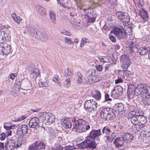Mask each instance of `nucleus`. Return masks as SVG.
Instances as JSON below:
<instances>
[{
  "instance_id": "obj_1",
  "label": "nucleus",
  "mask_w": 150,
  "mask_h": 150,
  "mask_svg": "<svg viewBox=\"0 0 150 150\" xmlns=\"http://www.w3.org/2000/svg\"><path fill=\"white\" fill-rule=\"evenodd\" d=\"M135 40L130 39L125 42V44L129 46V49L127 51L128 53L130 55H134L136 52L139 53L141 55V50L140 44L137 43L134 44Z\"/></svg>"
},
{
  "instance_id": "obj_2",
  "label": "nucleus",
  "mask_w": 150,
  "mask_h": 150,
  "mask_svg": "<svg viewBox=\"0 0 150 150\" xmlns=\"http://www.w3.org/2000/svg\"><path fill=\"white\" fill-rule=\"evenodd\" d=\"M100 116L103 120L108 121L111 120L115 117V110L108 108H103L100 113Z\"/></svg>"
},
{
  "instance_id": "obj_3",
  "label": "nucleus",
  "mask_w": 150,
  "mask_h": 150,
  "mask_svg": "<svg viewBox=\"0 0 150 150\" xmlns=\"http://www.w3.org/2000/svg\"><path fill=\"white\" fill-rule=\"evenodd\" d=\"M38 116L42 122H44L46 125H50L54 121V116L50 113L40 112L39 113Z\"/></svg>"
},
{
  "instance_id": "obj_4",
  "label": "nucleus",
  "mask_w": 150,
  "mask_h": 150,
  "mask_svg": "<svg viewBox=\"0 0 150 150\" xmlns=\"http://www.w3.org/2000/svg\"><path fill=\"white\" fill-rule=\"evenodd\" d=\"M97 144L95 140L87 137L85 141L77 144L78 146L81 149L89 148L93 149L96 147Z\"/></svg>"
},
{
  "instance_id": "obj_5",
  "label": "nucleus",
  "mask_w": 150,
  "mask_h": 150,
  "mask_svg": "<svg viewBox=\"0 0 150 150\" xmlns=\"http://www.w3.org/2000/svg\"><path fill=\"white\" fill-rule=\"evenodd\" d=\"M86 122L83 119H79L73 124L72 129L75 132L81 133L86 132L85 126Z\"/></svg>"
},
{
  "instance_id": "obj_6",
  "label": "nucleus",
  "mask_w": 150,
  "mask_h": 150,
  "mask_svg": "<svg viewBox=\"0 0 150 150\" xmlns=\"http://www.w3.org/2000/svg\"><path fill=\"white\" fill-rule=\"evenodd\" d=\"M150 96V87L145 84L141 85V100L144 105H146V101Z\"/></svg>"
},
{
  "instance_id": "obj_7",
  "label": "nucleus",
  "mask_w": 150,
  "mask_h": 150,
  "mask_svg": "<svg viewBox=\"0 0 150 150\" xmlns=\"http://www.w3.org/2000/svg\"><path fill=\"white\" fill-rule=\"evenodd\" d=\"M97 104L96 101L93 99L88 100L84 103L85 108L88 112H93L96 110Z\"/></svg>"
},
{
  "instance_id": "obj_8",
  "label": "nucleus",
  "mask_w": 150,
  "mask_h": 150,
  "mask_svg": "<svg viewBox=\"0 0 150 150\" xmlns=\"http://www.w3.org/2000/svg\"><path fill=\"white\" fill-rule=\"evenodd\" d=\"M113 33L119 40L125 39L127 36V32H125L123 28H115L110 32V33Z\"/></svg>"
},
{
  "instance_id": "obj_9",
  "label": "nucleus",
  "mask_w": 150,
  "mask_h": 150,
  "mask_svg": "<svg viewBox=\"0 0 150 150\" xmlns=\"http://www.w3.org/2000/svg\"><path fill=\"white\" fill-rule=\"evenodd\" d=\"M116 16L122 22L127 23L129 21V17L127 13L123 11L117 12L116 13Z\"/></svg>"
},
{
  "instance_id": "obj_10",
  "label": "nucleus",
  "mask_w": 150,
  "mask_h": 150,
  "mask_svg": "<svg viewBox=\"0 0 150 150\" xmlns=\"http://www.w3.org/2000/svg\"><path fill=\"white\" fill-rule=\"evenodd\" d=\"M45 145L44 142L38 141L29 146L28 149L30 150H37L45 149Z\"/></svg>"
},
{
  "instance_id": "obj_11",
  "label": "nucleus",
  "mask_w": 150,
  "mask_h": 150,
  "mask_svg": "<svg viewBox=\"0 0 150 150\" xmlns=\"http://www.w3.org/2000/svg\"><path fill=\"white\" fill-rule=\"evenodd\" d=\"M123 91V88L121 86H115L112 91L111 96L112 98L117 99L121 96Z\"/></svg>"
},
{
  "instance_id": "obj_12",
  "label": "nucleus",
  "mask_w": 150,
  "mask_h": 150,
  "mask_svg": "<svg viewBox=\"0 0 150 150\" xmlns=\"http://www.w3.org/2000/svg\"><path fill=\"white\" fill-rule=\"evenodd\" d=\"M148 130L147 127H141V134H143L142 136L141 139L143 140V142L144 143H148L150 141V132H148L147 131Z\"/></svg>"
},
{
  "instance_id": "obj_13",
  "label": "nucleus",
  "mask_w": 150,
  "mask_h": 150,
  "mask_svg": "<svg viewBox=\"0 0 150 150\" xmlns=\"http://www.w3.org/2000/svg\"><path fill=\"white\" fill-rule=\"evenodd\" d=\"M120 61L123 63L122 67L124 69H127L130 65L131 62L130 59L126 55H122L121 56Z\"/></svg>"
},
{
  "instance_id": "obj_14",
  "label": "nucleus",
  "mask_w": 150,
  "mask_h": 150,
  "mask_svg": "<svg viewBox=\"0 0 150 150\" xmlns=\"http://www.w3.org/2000/svg\"><path fill=\"white\" fill-rule=\"evenodd\" d=\"M40 120L39 117H34L32 118L29 122V125L30 127L37 128L40 126Z\"/></svg>"
},
{
  "instance_id": "obj_15",
  "label": "nucleus",
  "mask_w": 150,
  "mask_h": 150,
  "mask_svg": "<svg viewBox=\"0 0 150 150\" xmlns=\"http://www.w3.org/2000/svg\"><path fill=\"white\" fill-rule=\"evenodd\" d=\"M28 127L26 125H22L18 128L17 131V134L19 136L25 135L27 133Z\"/></svg>"
},
{
  "instance_id": "obj_16",
  "label": "nucleus",
  "mask_w": 150,
  "mask_h": 150,
  "mask_svg": "<svg viewBox=\"0 0 150 150\" xmlns=\"http://www.w3.org/2000/svg\"><path fill=\"white\" fill-rule=\"evenodd\" d=\"M11 51V46L9 45L5 44L3 46L0 47V52L3 55H7Z\"/></svg>"
},
{
  "instance_id": "obj_17",
  "label": "nucleus",
  "mask_w": 150,
  "mask_h": 150,
  "mask_svg": "<svg viewBox=\"0 0 150 150\" xmlns=\"http://www.w3.org/2000/svg\"><path fill=\"white\" fill-rule=\"evenodd\" d=\"M127 96L129 99L133 98V92L135 89L134 85L132 84H129L128 85Z\"/></svg>"
},
{
  "instance_id": "obj_18",
  "label": "nucleus",
  "mask_w": 150,
  "mask_h": 150,
  "mask_svg": "<svg viewBox=\"0 0 150 150\" xmlns=\"http://www.w3.org/2000/svg\"><path fill=\"white\" fill-rule=\"evenodd\" d=\"M122 137L123 139L124 143H127L131 142L133 138L132 134L129 133L124 132L122 134Z\"/></svg>"
},
{
  "instance_id": "obj_19",
  "label": "nucleus",
  "mask_w": 150,
  "mask_h": 150,
  "mask_svg": "<svg viewBox=\"0 0 150 150\" xmlns=\"http://www.w3.org/2000/svg\"><path fill=\"white\" fill-rule=\"evenodd\" d=\"M100 129L98 130H92L90 132L89 136H87L89 138L95 140V138L101 135Z\"/></svg>"
},
{
  "instance_id": "obj_20",
  "label": "nucleus",
  "mask_w": 150,
  "mask_h": 150,
  "mask_svg": "<svg viewBox=\"0 0 150 150\" xmlns=\"http://www.w3.org/2000/svg\"><path fill=\"white\" fill-rule=\"evenodd\" d=\"M11 38L10 36L8 35L4 31H0V43H2L6 40H10Z\"/></svg>"
},
{
  "instance_id": "obj_21",
  "label": "nucleus",
  "mask_w": 150,
  "mask_h": 150,
  "mask_svg": "<svg viewBox=\"0 0 150 150\" xmlns=\"http://www.w3.org/2000/svg\"><path fill=\"white\" fill-rule=\"evenodd\" d=\"M7 143L8 144L10 148L8 149V150H13L14 148H17L16 142L13 138H9L7 141Z\"/></svg>"
},
{
  "instance_id": "obj_22",
  "label": "nucleus",
  "mask_w": 150,
  "mask_h": 150,
  "mask_svg": "<svg viewBox=\"0 0 150 150\" xmlns=\"http://www.w3.org/2000/svg\"><path fill=\"white\" fill-rule=\"evenodd\" d=\"M4 127L7 131L6 132L7 133L8 136L11 135L12 132L14 133V129L15 128V125L8 126L5 124L4 125Z\"/></svg>"
},
{
  "instance_id": "obj_23",
  "label": "nucleus",
  "mask_w": 150,
  "mask_h": 150,
  "mask_svg": "<svg viewBox=\"0 0 150 150\" xmlns=\"http://www.w3.org/2000/svg\"><path fill=\"white\" fill-rule=\"evenodd\" d=\"M124 143V141L122 137L117 138L114 140L113 142L116 148L122 147L123 146Z\"/></svg>"
},
{
  "instance_id": "obj_24",
  "label": "nucleus",
  "mask_w": 150,
  "mask_h": 150,
  "mask_svg": "<svg viewBox=\"0 0 150 150\" xmlns=\"http://www.w3.org/2000/svg\"><path fill=\"white\" fill-rule=\"evenodd\" d=\"M61 124L63 127L66 128H70L71 127L72 124L71 121L68 118L63 119L61 121Z\"/></svg>"
},
{
  "instance_id": "obj_25",
  "label": "nucleus",
  "mask_w": 150,
  "mask_h": 150,
  "mask_svg": "<svg viewBox=\"0 0 150 150\" xmlns=\"http://www.w3.org/2000/svg\"><path fill=\"white\" fill-rule=\"evenodd\" d=\"M40 74L39 70L38 69L34 67L32 69L30 74V77L32 78L35 80L38 76H40Z\"/></svg>"
},
{
  "instance_id": "obj_26",
  "label": "nucleus",
  "mask_w": 150,
  "mask_h": 150,
  "mask_svg": "<svg viewBox=\"0 0 150 150\" xmlns=\"http://www.w3.org/2000/svg\"><path fill=\"white\" fill-rule=\"evenodd\" d=\"M37 11L41 16H44L47 14L45 9L40 5H37L36 6Z\"/></svg>"
},
{
  "instance_id": "obj_27",
  "label": "nucleus",
  "mask_w": 150,
  "mask_h": 150,
  "mask_svg": "<svg viewBox=\"0 0 150 150\" xmlns=\"http://www.w3.org/2000/svg\"><path fill=\"white\" fill-rule=\"evenodd\" d=\"M91 95L93 97L97 100H100L101 98V93L98 90L93 91L91 92Z\"/></svg>"
},
{
  "instance_id": "obj_28",
  "label": "nucleus",
  "mask_w": 150,
  "mask_h": 150,
  "mask_svg": "<svg viewBox=\"0 0 150 150\" xmlns=\"http://www.w3.org/2000/svg\"><path fill=\"white\" fill-rule=\"evenodd\" d=\"M114 109H112L113 110H115L116 112H119L122 111L124 108V106L123 104L122 103H119L116 104L114 108Z\"/></svg>"
},
{
  "instance_id": "obj_29",
  "label": "nucleus",
  "mask_w": 150,
  "mask_h": 150,
  "mask_svg": "<svg viewBox=\"0 0 150 150\" xmlns=\"http://www.w3.org/2000/svg\"><path fill=\"white\" fill-rule=\"evenodd\" d=\"M149 16L147 12L143 8H141V21H147Z\"/></svg>"
},
{
  "instance_id": "obj_30",
  "label": "nucleus",
  "mask_w": 150,
  "mask_h": 150,
  "mask_svg": "<svg viewBox=\"0 0 150 150\" xmlns=\"http://www.w3.org/2000/svg\"><path fill=\"white\" fill-rule=\"evenodd\" d=\"M41 34V32L37 29H32L30 30V35L33 37L38 39Z\"/></svg>"
},
{
  "instance_id": "obj_31",
  "label": "nucleus",
  "mask_w": 150,
  "mask_h": 150,
  "mask_svg": "<svg viewBox=\"0 0 150 150\" xmlns=\"http://www.w3.org/2000/svg\"><path fill=\"white\" fill-rule=\"evenodd\" d=\"M141 115L135 117H132L131 119V122L134 125L139 124L140 122Z\"/></svg>"
},
{
  "instance_id": "obj_32",
  "label": "nucleus",
  "mask_w": 150,
  "mask_h": 150,
  "mask_svg": "<svg viewBox=\"0 0 150 150\" xmlns=\"http://www.w3.org/2000/svg\"><path fill=\"white\" fill-rule=\"evenodd\" d=\"M133 98L136 96H140L141 94V86L138 85L136 88L133 92Z\"/></svg>"
},
{
  "instance_id": "obj_33",
  "label": "nucleus",
  "mask_w": 150,
  "mask_h": 150,
  "mask_svg": "<svg viewBox=\"0 0 150 150\" xmlns=\"http://www.w3.org/2000/svg\"><path fill=\"white\" fill-rule=\"evenodd\" d=\"M49 134L51 138H54L55 137L57 136V133H56V131H55L50 128L48 129Z\"/></svg>"
},
{
  "instance_id": "obj_34",
  "label": "nucleus",
  "mask_w": 150,
  "mask_h": 150,
  "mask_svg": "<svg viewBox=\"0 0 150 150\" xmlns=\"http://www.w3.org/2000/svg\"><path fill=\"white\" fill-rule=\"evenodd\" d=\"M25 141L26 140L24 137H20L18 138L16 144L17 148L20 147L25 142Z\"/></svg>"
},
{
  "instance_id": "obj_35",
  "label": "nucleus",
  "mask_w": 150,
  "mask_h": 150,
  "mask_svg": "<svg viewBox=\"0 0 150 150\" xmlns=\"http://www.w3.org/2000/svg\"><path fill=\"white\" fill-rule=\"evenodd\" d=\"M73 74V70L71 69L67 68L66 70L65 71L64 75L65 76L68 77H71Z\"/></svg>"
},
{
  "instance_id": "obj_36",
  "label": "nucleus",
  "mask_w": 150,
  "mask_h": 150,
  "mask_svg": "<svg viewBox=\"0 0 150 150\" xmlns=\"http://www.w3.org/2000/svg\"><path fill=\"white\" fill-rule=\"evenodd\" d=\"M49 15L52 23L54 24H56V15L54 12L53 11H50L49 13Z\"/></svg>"
},
{
  "instance_id": "obj_37",
  "label": "nucleus",
  "mask_w": 150,
  "mask_h": 150,
  "mask_svg": "<svg viewBox=\"0 0 150 150\" xmlns=\"http://www.w3.org/2000/svg\"><path fill=\"white\" fill-rule=\"evenodd\" d=\"M11 16L14 21L18 24H19L22 20V19L19 16H17L15 13H13Z\"/></svg>"
},
{
  "instance_id": "obj_38",
  "label": "nucleus",
  "mask_w": 150,
  "mask_h": 150,
  "mask_svg": "<svg viewBox=\"0 0 150 150\" xmlns=\"http://www.w3.org/2000/svg\"><path fill=\"white\" fill-rule=\"evenodd\" d=\"M105 136L107 140L110 142H112L115 137L116 134L112 132L111 134Z\"/></svg>"
},
{
  "instance_id": "obj_39",
  "label": "nucleus",
  "mask_w": 150,
  "mask_h": 150,
  "mask_svg": "<svg viewBox=\"0 0 150 150\" xmlns=\"http://www.w3.org/2000/svg\"><path fill=\"white\" fill-rule=\"evenodd\" d=\"M111 132V130L108 126L104 127L102 129V133L104 134H109Z\"/></svg>"
},
{
  "instance_id": "obj_40",
  "label": "nucleus",
  "mask_w": 150,
  "mask_h": 150,
  "mask_svg": "<svg viewBox=\"0 0 150 150\" xmlns=\"http://www.w3.org/2000/svg\"><path fill=\"white\" fill-rule=\"evenodd\" d=\"M118 73L120 74H123L124 75L127 77L129 76L131 74V72L128 70H118Z\"/></svg>"
},
{
  "instance_id": "obj_41",
  "label": "nucleus",
  "mask_w": 150,
  "mask_h": 150,
  "mask_svg": "<svg viewBox=\"0 0 150 150\" xmlns=\"http://www.w3.org/2000/svg\"><path fill=\"white\" fill-rule=\"evenodd\" d=\"M39 36V37L38 39H40L43 41L45 42L47 40V35L45 34H42L41 33V34Z\"/></svg>"
},
{
  "instance_id": "obj_42",
  "label": "nucleus",
  "mask_w": 150,
  "mask_h": 150,
  "mask_svg": "<svg viewBox=\"0 0 150 150\" xmlns=\"http://www.w3.org/2000/svg\"><path fill=\"white\" fill-rule=\"evenodd\" d=\"M39 84L40 87H47L49 86V81L46 79L45 81L40 82Z\"/></svg>"
},
{
  "instance_id": "obj_43",
  "label": "nucleus",
  "mask_w": 150,
  "mask_h": 150,
  "mask_svg": "<svg viewBox=\"0 0 150 150\" xmlns=\"http://www.w3.org/2000/svg\"><path fill=\"white\" fill-rule=\"evenodd\" d=\"M77 76L78 77V79L76 81V83L79 84L81 83L83 81V79L82 78V76L81 74L79 72H77Z\"/></svg>"
},
{
  "instance_id": "obj_44",
  "label": "nucleus",
  "mask_w": 150,
  "mask_h": 150,
  "mask_svg": "<svg viewBox=\"0 0 150 150\" xmlns=\"http://www.w3.org/2000/svg\"><path fill=\"white\" fill-rule=\"evenodd\" d=\"M75 1L77 6L81 9L83 5V0H74Z\"/></svg>"
},
{
  "instance_id": "obj_45",
  "label": "nucleus",
  "mask_w": 150,
  "mask_h": 150,
  "mask_svg": "<svg viewBox=\"0 0 150 150\" xmlns=\"http://www.w3.org/2000/svg\"><path fill=\"white\" fill-rule=\"evenodd\" d=\"M70 21L71 23L74 25H78L79 26V24L80 23L79 22H77L76 21V20L74 17L73 18L70 17Z\"/></svg>"
},
{
  "instance_id": "obj_46",
  "label": "nucleus",
  "mask_w": 150,
  "mask_h": 150,
  "mask_svg": "<svg viewBox=\"0 0 150 150\" xmlns=\"http://www.w3.org/2000/svg\"><path fill=\"white\" fill-rule=\"evenodd\" d=\"M129 114L132 115L133 117L137 116L138 115H140V113L139 111L138 110H136L135 111H133L130 112Z\"/></svg>"
},
{
  "instance_id": "obj_47",
  "label": "nucleus",
  "mask_w": 150,
  "mask_h": 150,
  "mask_svg": "<svg viewBox=\"0 0 150 150\" xmlns=\"http://www.w3.org/2000/svg\"><path fill=\"white\" fill-rule=\"evenodd\" d=\"M64 42L66 43L69 45L74 44V42L71 41V38L67 37L64 38Z\"/></svg>"
},
{
  "instance_id": "obj_48",
  "label": "nucleus",
  "mask_w": 150,
  "mask_h": 150,
  "mask_svg": "<svg viewBox=\"0 0 150 150\" xmlns=\"http://www.w3.org/2000/svg\"><path fill=\"white\" fill-rule=\"evenodd\" d=\"M58 76L57 75L55 76L54 77L52 78V80L54 82L56 83L59 85V86H62L61 83L59 82L58 80Z\"/></svg>"
},
{
  "instance_id": "obj_49",
  "label": "nucleus",
  "mask_w": 150,
  "mask_h": 150,
  "mask_svg": "<svg viewBox=\"0 0 150 150\" xmlns=\"http://www.w3.org/2000/svg\"><path fill=\"white\" fill-rule=\"evenodd\" d=\"M134 129L135 131V132L139 131L141 129V125L139 124H137L134 125Z\"/></svg>"
},
{
  "instance_id": "obj_50",
  "label": "nucleus",
  "mask_w": 150,
  "mask_h": 150,
  "mask_svg": "<svg viewBox=\"0 0 150 150\" xmlns=\"http://www.w3.org/2000/svg\"><path fill=\"white\" fill-rule=\"evenodd\" d=\"M69 15L71 17V18L74 17L75 15V9L73 8H69Z\"/></svg>"
},
{
  "instance_id": "obj_51",
  "label": "nucleus",
  "mask_w": 150,
  "mask_h": 150,
  "mask_svg": "<svg viewBox=\"0 0 150 150\" xmlns=\"http://www.w3.org/2000/svg\"><path fill=\"white\" fill-rule=\"evenodd\" d=\"M71 83V80L70 79H66L65 80L64 86L68 88Z\"/></svg>"
},
{
  "instance_id": "obj_52",
  "label": "nucleus",
  "mask_w": 150,
  "mask_h": 150,
  "mask_svg": "<svg viewBox=\"0 0 150 150\" xmlns=\"http://www.w3.org/2000/svg\"><path fill=\"white\" fill-rule=\"evenodd\" d=\"M148 50L145 47H141V55H145L147 53Z\"/></svg>"
},
{
  "instance_id": "obj_53",
  "label": "nucleus",
  "mask_w": 150,
  "mask_h": 150,
  "mask_svg": "<svg viewBox=\"0 0 150 150\" xmlns=\"http://www.w3.org/2000/svg\"><path fill=\"white\" fill-rule=\"evenodd\" d=\"M17 75V73H14L10 74L8 76V78L11 79L13 80L15 77H16Z\"/></svg>"
},
{
  "instance_id": "obj_54",
  "label": "nucleus",
  "mask_w": 150,
  "mask_h": 150,
  "mask_svg": "<svg viewBox=\"0 0 150 150\" xmlns=\"http://www.w3.org/2000/svg\"><path fill=\"white\" fill-rule=\"evenodd\" d=\"M142 39L144 41H146V42H150V36L149 35L147 36L146 35L143 36Z\"/></svg>"
},
{
  "instance_id": "obj_55",
  "label": "nucleus",
  "mask_w": 150,
  "mask_h": 150,
  "mask_svg": "<svg viewBox=\"0 0 150 150\" xmlns=\"http://www.w3.org/2000/svg\"><path fill=\"white\" fill-rule=\"evenodd\" d=\"M75 149L74 146H67L64 148V150H73Z\"/></svg>"
},
{
  "instance_id": "obj_56",
  "label": "nucleus",
  "mask_w": 150,
  "mask_h": 150,
  "mask_svg": "<svg viewBox=\"0 0 150 150\" xmlns=\"http://www.w3.org/2000/svg\"><path fill=\"white\" fill-rule=\"evenodd\" d=\"M87 18L88 19V21L89 22L93 23L95 20V18L94 17H91L89 15L87 16Z\"/></svg>"
},
{
  "instance_id": "obj_57",
  "label": "nucleus",
  "mask_w": 150,
  "mask_h": 150,
  "mask_svg": "<svg viewBox=\"0 0 150 150\" xmlns=\"http://www.w3.org/2000/svg\"><path fill=\"white\" fill-rule=\"evenodd\" d=\"M147 120L146 117L143 115H141V125H143L145 124Z\"/></svg>"
},
{
  "instance_id": "obj_58",
  "label": "nucleus",
  "mask_w": 150,
  "mask_h": 150,
  "mask_svg": "<svg viewBox=\"0 0 150 150\" xmlns=\"http://www.w3.org/2000/svg\"><path fill=\"white\" fill-rule=\"evenodd\" d=\"M93 70L90 69L87 71L86 73V75L87 77L90 76L92 75Z\"/></svg>"
},
{
  "instance_id": "obj_59",
  "label": "nucleus",
  "mask_w": 150,
  "mask_h": 150,
  "mask_svg": "<svg viewBox=\"0 0 150 150\" xmlns=\"http://www.w3.org/2000/svg\"><path fill=\"white\" fill-rule=\"evenodd\" d=\"M105 99L106 101H111L112 99L110 98V96L108 94H105Z\"/></svg>"
},
{
  "instance_id": "obj_60",
  "label": "nucleus",
  "mask_w": 150,
  "mask_h": 150,
  "mask_svg": "<svg viewBox=\"0 0 150 150\" xmlns=\"http://www.w3.org/2000/svg\"><path fill=\"white\" fill-rule=\"evenodd\" d=\"M6 136V135L4 132H2L0 134V139L1 140H4Z\"/></svg>"
},
{
  "instance_id": "obj_61",
  "label": "nucleus",
  "mask_w": 150,
  "mask_h": 150,
  "mask_svg": "<svg viewBox=\"0 0 150 150\" xmlns=\"http://www.w3.org/2000/svg\"><path fill=\"white\" fill-rule=\"evenodd\" d=\"M61 33L63 34L68 36H70L71 35V33L69 32L68 31H66L65 30L62 31L61 32Z\"/></svg>"
},
{
  "instance_id": "obj_62",
  "label": "nucleus",
  "mask_w": 150,
  "mask_h": 150,
  "mask_svg": "<svg viewBox=\"0 0 150 150\" xmlns=\"http://www.w3.org/2000/svg\"><path fill=\"white\" fill-rule=\"evenodd\" d=\"M26 117V116L25 115L21 116V117H19L18 118H17L16 119V121H21L23 120H24Z\"/></svg>"
},
{
  "instance_id": "obj_63",
  "label": "nucleus",
  "mask_w": 150,
  "mask_h": 150,
  "mask_svg": "<svg viewBox=\"0 0 150 150\" xmlns=\"http://www.w3.org/2000/svg\"><path fill=\"white\" fill-rule=\"evenodd\" d=\"M9 91L10 92L11 94L13 95L14 93H16L18 91V90L14 91L13 88L12 87H11L10 88Z\"/></svg>"
},
{
  "instance_id": "obj_64",
  "label": "nucleus",
  "mask_w": 150,
  "mask_h": 150,
  "mask_svg": "<svg viewBox=\"0 0 150 150\" xmlns=\"http://www.w3.org/2000/svg\"><path fill=\"white\" fill-rule=\"evenodd\" d=\"M109 38L112 42H115L116 41V40L115 38L112 35H110Z\"/></svg>"
}]
</instances>
